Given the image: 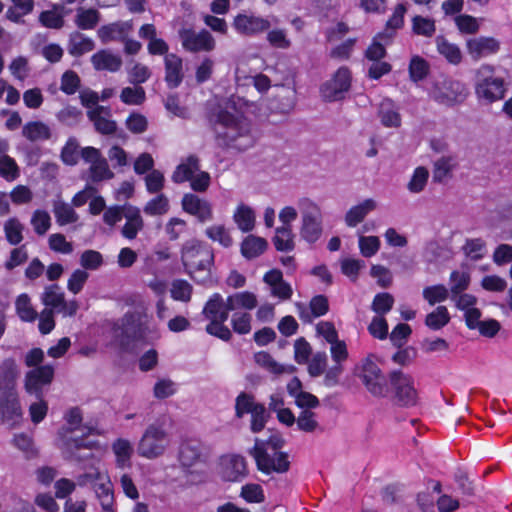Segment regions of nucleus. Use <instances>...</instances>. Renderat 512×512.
Here are the masks:
<instances>
[{"label":"nucleus","mask_w":512,"mask_h":512,"mask_svg":"<svg viewBox=\"0 0 512 512\" xmlns=\"http://www.w3.org/2000/svg\"><path fill=\"white\" fill-rule=\"evenodd\" d=\"M91 63L97 71L116 72L121 68L123 62L120 56L113 54L110 50L102 49L92 55Z\"/></svg>","instance_id":"393cba45"},{"label":"nucleus","mask_w":512,"mask_h":512,"mask_svg":"<svg viewBox=\"0 0 512 512\" xmlns=\"http://www.w3.org/2000/svg\"><path fill=\"white\" fill-rule=\"evenodd\" d=\"M89 174L90 180L94 183L110 180L114 177V173L109 169L108 162L104 157L90 165Z\"/></svg>","instance_id":"de8ad7c7"},{"label":"nucleus","mask_w":512,"mask_h":512,"mask_svg":"<svg viewBox=\"0 0 512 512\" xmlns=\"http://www.w3.org/2000/svg\"><path fill=\"white\" fill-rule=\"evenodd\" d=\"M379 117L385 127H399L401 116L391 99L385 98L379 106Z\"/></svg>","instance_id":"c756f323"},{"label":"nucleus","mask_w":512,"mask_h":512,"mask_svg":"<svg viewBox=\"0 0 512 512\" xmlns=\"http://www.w3.org/2000/svg\"><path fill=\"white\" fill-rule=\"evenodd\" d=\"M300 208L302 214L300 235L308 243H315L323 232L321 210L309 199H303L300 202Z\"/></svg>","instance_id":"9d476101"},{"label":"nucleus","mask_w":512,"mask_h":512,"mask_svg":"<svg viewBox=\"0 0 512 512\" xmlns=\"http://www.w3.org/2000/svg\"><path fill=\"white\" fill-rule=\"evenodd\" d=\"M251 414V431L254 433H258L262 431L267 423L269 418V414L266 411V408L263 404H259L254 408Z\"/></svg>","instance_id":"69168bd1"},{"label":"nucleus","mask_w":512,"mask_h":512,"mask_svg":"<svg viewBox=\"0 0 512 512\" xmlns=\"http://www.w3.org/2000/svg\"><path fill=\"white\" fill-rule=\"evenodd\" d=\"M120 99L127 105H141L145 99V90L141 86L125 87L122 89Z\"/></svg>","instance_id":"603ef678"},{"label":"nucleus","mask_w":512,"mask_h":512,"mask_svg":"<svg viewBox=\"0 0 512 512\" xmlns=\"http://www.w3.org/2000/svg\"><path fill=\"white\" fill-rule=\"evenodd\" d=\"M165 81L171 89L177 88L183 81L182 59L176 54H167L164 58Z\"/></svg>","instance_id":"4be33fe9"},{"label":"nucleus","mask_w":512,"mask_h":512,"mask_svg":"<svg viewBox=\"0 0 512 512\" xmlns=\"http://www.w3.org/2000/svg\"><path fill=\"white\" fill-rule=\"evenodd\" d=\"M297 426L301 431L314 432L319 427L316 414L309 409L302 410L297 418Z\"/></svg>","instance_id":"e2e57ef3"},{"label":"nucleus","mask_w":512,"mask_h":512,"mask_svg":"<svg viewBox=\"0 0 512 512\" xmlns=\"http://www.w3.org/2000/svg\"><path fill=\"white\" fill-rule=\"evenodd\" d=\"M254 360L259 366L274 374L292 373L295 370L294 366H284L279 364L268 352L265 351L255 353Z\"/></svg>","instance_id":"c9c22d12"},{"label":"nucleus","mask_w":512,"mask_h":512,"mask_svg":"<svg viewBox=\"0 0 512 512\" xmlns=\"http://www.w3.org/2000/svg\"><path fill=\"white\" fill-rule=\"evenodd\" d=\"M93 489L101 504L103 512H114V493L112 483L107 474L105 475V480L100 481Z\"/></svg>","instance_id":"cd10ccee"},{"label":"nucleus","mask_w":512,"mask_h":512,"mask_svg":"<svg viewBox=\"0 0 512 512\" xmlns=\"http://www.w3.org/2000/svg\"><path fill=\"white\" fill-rule=\"evenodd\" d=\"M79 144L76 138L71 137L61 151V159L66 165H76L79 158Z\"/></svg>","instance_id":"680f3d73"},{"label":"nucleus","mask_w":512,"mask_h":512,"mask_svg":"<svg viewBox=\"0 0 512 512\" xmlns=\"http://www.w3.org/2000/svg\"><path fill=\"white\" fill-rule=\"evenodd\" d=\"M390 394L396 404L403 407H410L417 404L418 394L414 387L413 378L401 370H393L389 373Z\"/></svg>","instance_id":"1a4fd4ad"},{"label":"nucleus","mask_w":512,"mask_h":512,"mask_svg":"<svg viewBox=\"0 0 512 512\" xmlns=\"http://www.w3.org/2000/svg\"><path fill=\"white\" fill-rule=\"evenodd\" d=\"M428 176L429 172L425 167H417L407 185L408 190L412 193H419L423 191L426 186Z\"/></svg>","instance_id":"052dcab7"},{"label":"nucleus","mask_w":512,"mask_h":512,"mask_svg":"<svg viewBox=\"0 0 512 512\" xmlns=\"http://www.w3.org/2000/svg\"><path fill=\"white\" fill-rule=\"evenodd\" d=\"M164 426L165 420H157L146 428L137 446L139 456L156 459L165 453L170 436Z\"/></svg>","instance_id":"20e7f679"},{"label":"nucleus","mask_w":512,"mask_h":512,"mask_svg":"<svg viewBox=\"0 0 512 512\" xmlns=\"http://www.w3.org/2000/svg\"><path fill=\"white\" fill-rule=\"evenodd\" d=\"M205 235L210 240L219 242L225 248L233 244V239L224 225H213L206 228Z\"/></svg>","instance_id":"8fccbe9b"},{"label":"nucleus","mask_w":512,"mask_h":512,"mask_svg":"<svg viewBox=\"0 0 512 512\" xmlns=\"http://www.w3.org/2000/svg\"><path fill=\"white\" fill-rule=\"evenodd\" d=\"M204 444L194 438L182 440L178 450V460L182 467L190 468L201 462L205 456Z\"/></svg>","instance_id":"f3484780"},{"label":"nucleus","mask_w":512,"mask_h":512,"mask_svg":"<svg viewBox=\"0 0 512 512\" xmlns=\"http://www.w3.org/2000/svg\"><path fill=\"white\" fill-rule=\"evenodd\" d=\"M448 296V289L442 284L428 286L423 290V297L430 305L445 301Z\"/></svg>","instance_id":"13d9d810"},{"label":"nucleus","mask_w":512,"mask_h":512,"mask_svg":"<svg viewBox=\"0 0 512 512\" xmlns=\"http://www.w3.org/2000/svg\"><path fill=\"white\" fill-rule=\"evenodd\" d=\"M18 371L14 361L7 360L0 366V393L17 392Z\"/></svg>","instance_id":"bb28decb"},{"label":"nucleus","mask_w":512,"mask_h":512,"mask_svg":"<svg viewBox=\"0 0 512 512\" xmlns=\"http://www.w3.org/2000/svg\"><path fill=\"white\" fill-rule=\"evenodd\" d=\"M376 208V203L372 199H366L359 205L353 206L346 213L345 222L349 227H355L363 221L366 215Z\"/></svg>","instance_id":"473e14b6"},{"label":"nucleus","mask_w":512,"mask_h":512,"mask_svg":"<svg viewBox=\"0 0 512 512\" xmlns=\"http://www.w3.org/2000/svg\"><path fill=\"white\" fill-rule=\"evenodd\" d=\"M95 48L92 39L85 37L82 33L74 31L69 36L68 52L75 57H79L84 53L90 52Z\"/></svg>","instance_id":"c85d7f7f"},{"label":"nucleus","mask_w":512,"mask_h":512,"mask_svg":"<svg viewBox=\"0 0 512 512\" xmlns=\"http://www.w3.org/2000/svg\"><path fill=\"white\" fill-rule=\"evenodd\" d=\"M232 25L239 34L244 36H254L267 31L271 27L269 20L244 13L235 16Z\"/></svg>","instance_id":"6ab92c4d"},{"label":"nucleus","mask_w":512,"mask_h":512,"mask_svg":"<svg viewBox=\"0 0 512 512\" xmlns=\"http://www.w3.org/2000/svg\"><path fill=\"white\" fill-rule=\"evenodd\" d=\"M207 120L219 148L242 152L254 145L249 125L229 111L222 108L211 110Z\"/></svg>","instance_id":"f257e3e1"},{"label":"nucleus","mask_w":512,"mask_h":512,"mask_svg":"<svg viewBox=\"0 0 512 512\" xmlns=\"http://www.w3.org/2000/svg\"><path fill=\"white\" fill-rule=\"evenodd\" d=\"M31 224L38 235H44L51 226V218L48 212L36 210L31 218Z\"/></svg>","instance_id":"338daca9"},{"label":"nucleus","mask_w":512,"mask_h":512,"mask_svg":"<svg viewBox=\"0 0 512 512\" xmlns=\"http://www.w3.org/2000/svg\"><path fill=\"white\" fill-rule=\"evenodd\" d=\"M117 330H120L117 337L124 350L130 349L135 342H145L149 333L144 316L139 312H127L121 318L120 325L115 331Z\"/></svg>","instance_id":"0eeeda50"},{"label":"nucleus","mask_w":512,"mask_h":512,"mask_svg":"<svg viewBox=\"0 0 512 512\" xmlns=\"http://www.w3.org/2000/svg\"><path fill=\"white\" fill-rule=\"evenodd\" d=\"M227 300L228 310H237L239 308L252 310L257 306V298L255 294L249 291L230 295L227 297Z\"/></svg>","instance_id":"e433bc0d"},{"label":"nucleus","mask_w":512,"mask_h":512,"mask_svg":"<svg viewBox=\"0 0 512 512\" xmlns=\"http://www.w3.org/2000/svg\"><path fill=\"white\" fill-rule=\"evenodd\" d=\"M181 206L184 212L196 217L200 223H205L213 218L211 203L193 193L184 194Z\"/></svg>","instance_id":"a211bd4d"},{"label":"nucleus","mask_w":512,"mask_h":512,"mask_svg":"<svg viewBox=\"0 0 512 512\" xmlns=\"http://www.w3.org/2000/svg\"><path fill=\"white\" fill-rule=\"evenodd\" d=\"M22 415L18 393H0V422L13 428L19 424Z\"/></svg>","instance_id":"dca6fc26"},{"label":"nucleus","mask_w":512,"mask_h":512,"mask_svg":"<svg viewBox=\"0 0 512 512\" xmlns=\"http://www.w3.org/2000/svg\"><path fill=\"white\" fill-rule=\"evenodd\" d=\"M249 454L255 459L259 471L265 474L286 473L290 469V461L286 452H273L269 454L264 447V443L259 439L255 440V445L249 450Z\"/></svg>","instance_id":"6e6552de"},{"label":"nucleus","mask_w":512,"mask_h":512,"mask_svg":"<svg viewBox=\"0 0 512 512\" xmlns=\"http://www.w3.org/2000/svg\"><path fill=\"white\" fill-rule=\"evenodd\" d=\"M430 71L429 63L422 57L413 56L409 63V76L413 82H419L427 77Z\"/></svg>","instance_id":"a18cd8bd"},{"label":"nucleus","mask_w":512,"mask_h":512,"mask_svg":"<svg viewBox=\"0 0 512 512\" xmlns=\"http://www.w3.org/2000/svg\"><path fill=\"white\" fill-rule=\"evenodd\" d=\"M375 355L370 354L357 366V375L367 391L374 397L384 398L390 394L389 377L387 378L375 362Z\"/></svg>","instance_id":"39448f33"},{"label":"nucleus","mask_w":512,"mask_h":512,"mask_svg":"<svg viewBox=\"0 0 512 512\" xmlns=\"http://www.w3.org/2000/svg\"><path fill=\"white\" fill-rule=\"evenodd\" d=\"M259 404L255 402L252 394L241 392L235 400V416L241 419L245 414L251 413Z\"/></svg>","instance_id":"09e8293b"},{"label":"nucleus","mask_w":512,"mask_h":512,"mask_svg":"<svg viewBox=\"0 0 512 512\" xmlns=\"http://www.w3.org/2000/svg\"><path fill=\"white\" fill-rule=\"evenodd\" d=\"M192 291V286L186 280L177 279L172 282L171 296L175 300L189 302Z\"/></svg>","instance_id":"6e6d98bb"},{"label":"nucleus","mask_w":512,"mask_h":512,"mask_svg":"<svg viewBox=\"0 0 512 512\" xmlns=\"http://www.w3.org/2000/svg\"><path fill=\"white\" fill-rule=\"evenodd\" d=\"M132 29L131 22H114L108 25L101 26L98 31V37L102 43L109 41L120 40L124 41L127 33Z\"/></svg>","instance_id":"b1692460"},{"label":"nucleus","mask_w":512,"mask_h":512,"mask_svg":"<svg viewBox=\"0 0 512 512\" xmlns=\"http://www.w3.org/2000/svg\"><path fill=\"white\" fill-rule=\"evenodd\" d=\"M393 304L394 297L390 293H378L374 297L371 308L375 313L384 315L393 308Z\"/></svg>","instance_id":"0e129e2a"},{"label":"nucleus","mask_w":512,"mask_h":512,"mask_svg":"<svg viewBox=\"0 0 512 512\" xmlns=\"http://www.w3.org/2000/svg\"><path fill=\"white\" fill-rule=\"evenodd\" d=\"M76 12L74 22L79 29H94L100 21V13L94 8L85 9L79 7Z\"/></svg>","instance_id":"72a5a7b5"},{"label":"nucleus","mask_w":512,"mask_h":512,"mask_svg":"<svg viewBox=\"0 0 512 512\" xmlns=\"http://www.w3.org/2000/svg\"><path fill=\"white\" fill-rule=\"evenodd\" d=\"M85 471L76 477V484L80 487L91 486L94 488L100 481L105 480L106 473L101 471L95 463L84 467Z\"/></svg>","instance_id":"f704fd0d"},{"label":"nucleus","mask_w":512,"mask_h":512,"mask_svg":"<svg viewBox=\"0 0 512 512\" xmlns=\"http://www.w3.org/2000/svg\"><path fill=\"white\" fill-rule=\"evenodd\" d=\"M467 51L473 60L478 61L482 57L496 53L499 48V42L493 37H478L467 40Z\"/></svg>","instance_id":"aec40b11"},{"label":"nucleus","mask_w":512,"mask_h":512,"mask_svg":"<svg viewBox=\"0 0 512 512\" xmlns=\"http://www.w3.org/2000/svg\"><path fill=\"white\" fill-rule=\"evenodd\" d=\"M53 212L59 225L74 223L78 220L75 210L63 201H55L53 204Z\"/></svg>","instance_id":"79ce46f5"},{"label":"nucleus","mask_w":512,"mask_h":512,"mask_svg":"<svg viewBox=\"0 0 512 512\" xmlns=\"http://www.w3.org/2000/svg\"><path fill=\"white\" fill-rule=\"evenodd\" d=\"M406 11L407 9L404 4H398L394 10L393 15L387 21L385 31L379 33L378 37H380L381 39L384 37L391 38L394 35L395 31L403 26L404 14L406 13Z\"/></svg>","instance_id":"c03bdc74"},{"label":"nucleus","mask_w":512,"mask_h":512,"mask_svg":"<svg viewBox=\"0 0 512 512\" xmlns=\"http://www.w3.org/2000/svg\"><path fill=\"white\" fill-rule=\"evenodd\" d=\"M238 228L242 232H249L254 228L255 215L253 210L245 205H239L233 216Z\"/></svg>","instance_id":"a19ab883"},{"label":"nucleus","mask_w":512,"mask_h":512,"mask_svg":"<svg viewBox=\"0 0 512 512\" xmlns=\"http://www.w3.org/2000/svg\"><path fill=\"white\" fill-rule=\"evenodd\" d=\"M22 135L31 142L51 138V129L42 121H30L23 126Z\"/></svg>","instance_id":"7c9ffc66"},{"label":"nucleus","mask_w":512,"mask_h":512,"mask_svg":"<svg viewBox=\"0 0 512 512\" xmlns=\"http://www.w3.org/2000/svg\"><path fill=\"white\" fill-rule=\"evenodd\" d=\"M96 445L94 441H88L84 438H71L65 442L64 456L70 461L78 463L89 461L90 463H99L95 457L93 449Z\"/></svg>","instance_id":"4468645a"},{"label":"nucleus","mask_w":512,"mask_h":512,"mask_svg":"<svg viewBox=\"0 0 512 512\" xmlns=\"http://www.w3.org/2000/svg\"><path fill=\"white\" fill-rule=\"evenodd\" d=\"M228 300L225 301V307L216 315L215 318L210 320V323L206 326V332L212 336H215L223 341H230L232 338V332L224 325V322L228 319Z\"/></svg>","instance_id":"5701e85b"},{"label":"nucleus","mask_w":512,"mask_h":512,"mask_svg":"<svg viewBox=\"0 0 512 512\" xmlns=\"http://www.w3.org/2000/svg\"><path fill=\"white\" fill-rule=\"evenodd\" d=\"M412 31L421 36L432 37L436 31L435 22L422 16H414L412 19Z\"/></svg>","instance_id":"864d4df0"},{"label":"nucleus","mask_w":512,"mask_h":512,"mask_svg":"<svg viewBox=\"0 0 512 512\" xmlns=\"http://www.w3.org/2000/svg\"><path fill=\"white\" fill-rule=\"evenodd\" d=\"M169 210V200L164 194H159L146 203L143 211L147 215H164Z\"/></svg>","instance_id":"3c124183"},{"label":"nucleus","mask_w":512,"mask_h":512,"mask_svg":"<svg viewBox=\"0 0 512 512\" xmlns=\"http://www.w3.org/2000/svg\"><path fill=\"white\" fill-rule=\"evenodd\" d=\"M438 52L444 56L448 62L457 65L462 60V53L459 47L455 44L448 42L444 37L438 36L436 38Z\"/></svg>","instance_id":"4c0bfd02"},{"label":"nucleus","mask_w":512,"mask_h":512,"mask_svg":"<svg viewBox=\"0 0 512 512\" xmlns=\"http://www.w3.org/2000/svg\"><path fill=\"white\" fill-rule=\"evenodd\" d=\"M268 247V242L255 235H248L241 243V254L244 258L251 260L262 255Z\"/></svg>","instance_id":"a878e982"},{"label":"nucleus","mask_w":512,"mask_h":512,"mask_svg":"<svg viewBox=\"0 0 512 512\" xmlns=\"http://www.w3.org/2000/svg\"><path fill=\"white\" fill-rule=\"evenodd\" d=\"M452 298L465 291L470 284V275L465 272L453 271L450 275Z\"/></svg>","instance_id":"4d7b16f0"},{"label":"nucleus","mask_w":512,"mask_h":512,"mask_svg":"<svg viewBox=\"0 0 512 512\" xmlns=\"http://www.w3.org/2000/svg\"><path fill=\"white\" fill-rule=\"evenodd\" d=\"M64 293L58 284H51L45 287L41 295V301L46 307L58 310L64 303Z\"/></svg>","instance_id":"58836bf2"},{"label":"nucleus","mask_w":512,"mask_h":512,"mask_svg":"<svg viewBox=\"0 0 512 512\" xmlns=\"http://www.w3.org/2000/svg\"><path fill=\"white\" fill-rule=\"evenodd\" d=\"M352 75L348 67H340L331 77L320 87V94L326 102H336L343 100L346 93L350 90Z\"/></svg>","instance_id":"9b49d317"},{"label":"nucleus","mask_w":512,"mask_h":512,"mask_svg":"<svg viewBox=\"0 0 512 512\" xmlns=\"http://www.w3.org/2000/svg\"><path fill=\"white\" fill-rule=\"evenodd\" d=\"M80 87V77L75 71L68 70L61 77L60 89L67 95L74 94Z\"/></svg>","instance_id":"774afa93"},{"label":"nucleus","mask_w":512,"mask_h":512,"mask_svg":"<svg viewBox=\"0 0 512 512\" xmlns=\"http://www.w3.org/2000/svg\"><path fill=\"white\" fill-rule=\"evenodd\" d=\"M179 37L183 48L189 52H210L215 48V39L206 29L197 33L183 28L179 30Z\"/></svg>","instance_id":"ddd939ff"},{"label":"nucleus","mask_w":512,"mask_h":512,"mask_svg":"<svg viewBox=\"0 0 512 512\" xmlns=\"http://www.w3.org/2000/svg\"><path fill=\"white\" fill-rule=\"evenodd\" d=\"M23 225L15 218L9 219L4 225L7 241L12 245L19 244L22 239Z\"/></svg>","instance_id":"bf43d9fd"},{"label":"nucleus","mask_w":512,"mask_h":512,"mask_svg":"<svg viewBox=\"0 0 512 512\" xmlns=\"http://www.w3.org/2000/svg\"><path fill=\"white\" fill-rule=\"evenodd\" d=\"M181 261L193 281L204 286L213 284L214 251L209 244L198 239L186 241L181 248Z\"/></svg>","instance_id":"f03ea898"},{"label":"nucleus","mask_w":512,"mask_h":512,"mask_svg":"<svg viewBox=\"0 0 512 512\" xmlns=\"http://www.w3.org/2000/svg\"><path fill=\"white\" fill-rule=\"evenodd\" d=\"M455 166L454 156H442L434 162L433 165V181L442 183L448 177Z\"/></svg>","instance_id":"ea45409f"},{"label":"nucleus","mask_w":512,"mask_h":512,"mask_svg":"<svg viewBox=\"0 0 512 512\" xmlns=\"http://www.w3.org/2000/svg\"><path fill=\"white\" fill-rule=\"evenodd\" d=\"M252 316L247 312H235L231 318L232 329L235 333L245 335L250 333Z\"/></svg>","instance_id":"5fc2aeb1"},{"label":"nucleus","mask_w":512,"mask_h":512,"mask_svg":"<svg viewBox=\"0 0 512 512\" xmlns=\"http://www.w3.org/2000/svg\"><path fill=\"white\" fill-rule=\"evenodd\" d=\"M474 88L478 100L484 104L501 100L506 93L504 79L497 76L494 66L489 64H483L475 71Z\"/></svg>","instance_id":"7ed1b4c3"},{"label":"nucleus","mask_w":512,"mask_h":512,"mask_svg":"<svg viewBox=\"0 0 512 512\" xmlns=\"http://www.w3.org/2000/svg\"><path fill=\"white\" fill-rule=\"evenodd\" d=\"M54 377V368L51 365H43L28 371L25 375V391L35 395L37 399L43 396V387L49 385Z\"/></svg>","instance_id":"2eb2a0df"},{"label":"nucleus","mask_w":512,"mask_h":512,"mask_svg":"<svg viewBox=\"0 0 512 512\" xmlns=\"http://www.w3.org/2000/svg\"><path fill=\"white\" fill-rule=\"evenodd\" d=\"M467 95L468 90L464 83L447 76L435 79L430 91L435 102L447 107L462 103Z\"/></svg>","instance_id":"423d86ee"},{"label":"nucleus","mask_w":512,"mask_h":512,"mask_svg":"<svg viewBox=\"0 0 512 512\" xmlns=\"http://www.w3.org/2000/svg\"><path fill=\"white\" fill-rule=\"evenodd\" d=\"M17 315L22 321L33 322L38 317L37 311L33 308L30 297L23 293L19 295L15 302Z\"/></svg>","instance_id":"37998d69"},{"label":"nucleus","mask_w":512,"mask_h":512,"mask_svg":"<svg viewBox=\"0 0 512 512\" xmlns=\"http://www.w3.org/2000/svg\"><path fill=\"white\" fill-rule=\"evenodd\" d=\"M272 242L277 251L290 252L295 248L292 226L286 225L276 228Z\"/></svg>","instance_id":"2f4dec72"},{"label":"nucleus","mask_w":512,"mask_h":512,"mask_svg":"<svg viewBox=\"0 0 512 512\" xmlns=\"http://www.w3.org/2000/svg\"><path fill=\"white\" fill-rule=\"evenodd\" d=\"M109 115L110 109L104 106H96L87 112V116L93 122L95 130L103 135L113 134L117 129L116 122L106 118Z\"/></svg>","instance_id":"412c9836"},{"label":"nucleus","mask_w":512,"mask_h":512,"mask_svg":"<svg viewBox=\"0 0 512 512\" xmlns=\"http://www.w3.org/2000/svg\"><path fill=\"white\" fill-rule=\"evenodd\" d=\"M219 475L223 481H243L248 476L246 459L239 454L221 456L219 459Z\"/></svg>","instance_id":"f8f14e48"},{"label":"nucleus","mask_w":512,"mask_h":512,"mask_svg":"<svg viewBox=\"0 0 512 512\" xmlns=\"http://www.w3.org/2000/svg\"><path fill=\"white\" fill-rule=\"evenodd\" d=\"M450 321L448 309L445 306H438L434 311L427 314L425 324L432 330H439Z\"/></svg>","instance_id":"49530a36"}]
</instances>
